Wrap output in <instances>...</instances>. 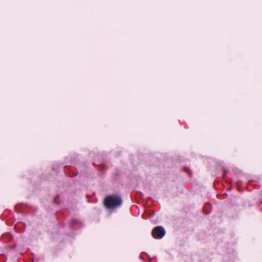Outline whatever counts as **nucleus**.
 <instances>
[{"mask_svg":"<svg viewBox=\"0 0 262 262\" xmlns=\"http://www.w3.org/2000/svg\"><path fill=\"white\" fill-rule=\"evenodd\" d=\"M164 228L160 226H156L152 230V235L156 239H161L165 234Z\"/></svg>","mask_w":262,"mask_h":262,"instance_id":"f03ea898","label":"nucleus"},{"mask_svg":"<svg viewBox=\"0 0 262 262\" xmlns=\"http://www.w3.org/2000/svg\"><path fill=\"white\" fill-rule=\"evenodd\" d=\"M227 171H225L224 172V176H223V177H225V176L227 174Z\"/></svg>","mask_w":262,"mask_h":262,"instance_id":"7ed1b4c3","label":"nucleus"},{"mask_svg":"<svg viewBox=\"0 0 262 262\" xmlns=\"http://www.w3.org/2000/svg\"><path fill=\"white\" fill-rule=\"evenodd\" d=\"M122 203V198L118 195H109L103 201L105 208L108 209H114L119 207Z\"/></svg>","mask_w":262,"mask_h":262,"instance_id":"f257e3e1","label":"nucleus"}]
</instances>
